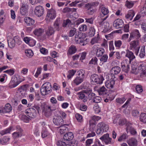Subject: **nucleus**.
I'll use <instances>...</instances> for the list:
<instances>
[{
    "mask_svg": "<svg viewBox=\"0 0 146 146\" xmlns=\"http://www.w3.org/2000/svg\"><path fill=\"white\" fill-rule=\"evenodd\" d=\"M42 111L44 113V115L46 117H48L52 115V110L50 106L45 105L43 108Z\"/></svg>",
    "mask_w": 146,
    "mask_h": 146,
    "instance_id": "nucleus-12",
    "label": "nucleus"
},
{
    "mask_svg": "<svg viewBox=\"0 0 146 146\" xmlns=\"http://www.w3.org/2000/svg\"><path fill=\"white\" fill-rule=\"evenodd\" d=\"M84 80V79L77 76L74 80L73 82L76 85H78L82 83Z\"/></svg>",
    "mask_w": 146,
    "mask_h": 146,
    "instance_id": "nucleus-35",
    "label": "nucleus"
},
{
    "mask_svg": "<svg viewBox=\"0 0 146 146\" xmlns=\"http://www.w3.org/2000/svg\"><path fill=\"white\" fill-rule=\"evenodd\" d=\"M13 39L16 43L18 45H20L21 43V41L20 38L18 36H15L13 38Z\"/></svg>",
    "mask_w": 146,
    "mask_h": 146,
    "instance_id": "nucleus-44",
    "label": "nucleus"
},
{
    "mask_svg": "<svg viewBox=\"0 0 146 146\" xmlns=\"http://www.w3.org/2000/svg\"><path fill=\"white\" fill-rule=\"evenodd\" d=\"M134 4V2L133 1H127L125 5L127 8H130L133 6Z\"/></svg>",
    "mask_w": 146,
    "mask_h": 146,
    "instance_id": "nucleus-45",
    "label": "nucleus"
},
{
    "mask_svg": "<svg viewBox=\"0 0 146 146\" xmlns=\"http://www.w3.org/2000/svg\"><path fill=\"white\" fill-rule=\"evenodd\" d=\"M108 17V16H106L104 18L99 19L98 23L104 29L103 32L104 33H106L110 29L109 23L107 21H105Z\"/></svg>",
    "mask_w": 146,
    "mask_h": 146,
    "instance_id": "nucleus-2",
    "label": "nucleus"
},
{
    "mask_svg": "<svg viewBox=\"0 0 146 146\" xmlns=\"http://www.w3.org/2000/svg\"><path fill=\"white\" fill-rule=\"evenodd\" d=\"M140 119L141 121L144 123H146V114L145 113H143L140 115Z\"/></svg>",
    "mask_w": 146,
    "mask_h": 146,
    "instance_id": "nucleus-40",
    "label": "nucleus"
},
{
    "mask_svg": "<svg viewBox=\"0 0 146 146\" xmlns=\"http://www.w3.org/2000/svg\"><path fill=\"white\" fill-rule=\"evenodd\" d=\"M71 25V21L69 19H67L66 21H64L63 26V27H69Z\"/></svg>",
    "mask_w": 146,
    "mask_h": 146,
    "instance_id": "nucleus-46",
    "label": "nucleus"
},
{
    "mask_svg": "<svg viewBox=\"0 0 146 146\" xmlns=\"http://www.w3.org/2000/svg\"><path fill=\"white\" fill-rule=\"evenodd\" d=\"M84 21L83 19L79 18L74 22V24L75 25H78L81 23L83 22Z\"/></svg>",
    "mask_w": 146,
    "mask_h": 146,
    "instance_id": "nucleus-60",
    "label": "nucleus"
},
{
    "mask_svg": "<svg viewBox=\"0 0 146 146\" xmlns=\"http://www.w3.org/2000/svg\"><path fill=\"white\" fill-rule=\"evenodd\" d=\"M126 100V99L124 97L121 98H117L116 99V101L117 102L120 104L123 103Z\"/></svg>",
    "mask_w": 146,
    "mask_h": 146,
    "instance_id": "nucleus-62",
    "label": "nucleus"
},
{
    "mask_svg": "<svg viewBox=\"0 0 146 146\" xmlns=\"http://www.w3.org/2000/svg\"><path fill=\"white\" fill-rule=\"evenodd\" d=\"M112 77L110 81H107L105 82V85L107 88L111 89L113 88L115 83V80Z\"/></svg>",
    "mask_w": 146,
    "mask_h": 146,
    "instance_id": "nucleus-19",
    "label": "nucleus"
},
{
    "mask_svg": "<svg viewBox=\"0 0 146 146\" xmlns=\"http://www.w3.org/2000/svg\"><path fill=\"white\" fill-rule=\"evenodd\" d=\"M145 55V46L142 47L140 50L139 56L141 58H143Z\"/></svg>",
    "mask_w": 146,
    "mask_h": 146,
    "instance_id": "nucleus-41",
    "label": "nucleus"
},
{
    "mask_svg": "<svg viewBox=\"0 0 146 146\" xmlns=\"http://www.w3.org/2000/svg\"><path fill=\"white\" fill-rule=\"evenodd\" d=\"M25 52L26 55L29 57H31L33 55V52L31 50H26Z\"/></svg>",
    "mask_w": 146,
    "mask_h": 146,
    "instance_id": "nucleus-43",
    "label": "nucleus"
},
{
    "mask_svg": "<svg viewBox=\"0 0 146 146\" xmlns=\"http://www.w3.org/2000/svg\"><path fill=\"white\" fill-rule=\"evenodd\" d=\"M102 13L100 14V15L98 17V19H101V18H104V16L107 15L109 13L108 10L103 7H100Z\"/></svg>",
    "mask_w": 146,
    "mask_h": 146,
    "instance_id": "nucleus-17",
    "label": "nucleus"
},
{
    "mask_svg": "<svg viewBox=\"0 0 146 146\" xmlns=\"http://www.w3.org/2000/svg\"><path fill=\"white\" fill-rule=\"evenodd\" d=\"M22 135L21 133H19L17 132H15L13 134V137L14 139L21 137Z\"/></svg>",
    "mask_w": 146,
    "mask_h": 146,
    "instance_id": "nucleus-61",
    "label": "nucleus"
},
{
    "mask_svg": "<svg viewBox=\"0 0 146 146\" xmlns=\"http://www.w3.org/2000/svg\"><path fill=\"white\" fill-rule=\"evenodd\" d=\"M76 72V70H73L69 71V74L67 76L68 78L70 79L71 78V77L74 75Z\"/></svg>",
    "mask_w": 146,
    "mask_h": 146,
    "instance_id": "nucleus-50",
    "label": "nucleus"
},
{
    "mask_svg": "<svg viewBox=\"0 0 146 146\" xmlns=\"http://www.w3.org/2000/svg\"><path fill=\"white\" fill-rule=\"evenodd\" d=\"M28 5L26 4H23L20 8L21 14L23 15H25L28 13Z\"/></svg>",
    "mask_w": 146,
    "mask_h": 146,
    "instance_id": "nucleus-18",
    "label": "nucleus"
},
{
    "mask_svg": "<svg viewBox=\"0 0 146 146\" xmlns=\"http://www.w3.org/2000/svg\"><path fill=\"white\" fill-rule=\"evenodd\" d=\"M3 108L4 112L5 113H9L10 112L12 109V107L11 105L8 103L6 104L5 106Z\"/></svg>",
    "mask_w": 146,
    "mask_h": 146,
    "instance_id": "nucleus-34",
    "label": "nucleus"
},
{
    "mask_svg": "<svg viewBox=\"0 0 146 146\" xmlns=\"http://www.w3.org/2000/svg\"><path fill=\"white\" fill-rule=\"evenodd\" d=\"M125 56L129 58V61L135 58V56L134 55L133 53L128 50H126Z\"/></svg>",
    "mask_w": 146,
    "mask_h": 146,
    "instance_id": "nucleus-28",
    "label": "nucleus"
},
{
    "mask_svg": "<svg viewBox=\"0 0 146 146\" xmlns=\"http://www.w3.org/2000/svg\"><path fill=\"white\" fill-rule=\"evenodd\" d=\"M56 144L58 146H66L67 145V144L65 142L62 141H58Z\"/></svg>",
    "mask_w": 146,
    "mask_h": 146,
    "instance_id": "nucleus-55",
    "label": "nucleus"
},
{
    "mask_svg": "<svg viewBox=\"0 0 146 146\" xmlns=\"http://www.w3.org/2000/svg\"><path fill=\"white\" fill-rule=\"evenodd\" d=\"M121 67L122 70L125 72H127L129 69V65L127 64V61H125L121 63Z\"/></svg>",
    "mask_w": 146,
    "mask_h": 146,
    "instance_id": "nucleus-24",
    "label": "nucleus"
},
{
    "mask_svg": "<svg viewBox=\"0 0 146 146\" xmlns=\"http://www.w3.org/2000/svg\"><path fill=\"white\" fill-rule=\"evenodd\" d=\"M76 50V47L74 45L71 46L69 48L68 52L69 54H72L75 53Z\"/></svg>",
    "mask_w": 146,
    "mask_h": 146,
    "instance_id": "nucleus-38",
    "label": "nucleus"
},
{
    "mask_svg": "<svg viewBox=\"0 0 146 146\" xmlns=\"http://www.w3.org/2000/svg\"><path fill=\"white\" fill-rule=\"evenodd\" d=\"M124 25L123 20L119 19H117L115 21L113 24V27L117 29L123 28Z\"/></svg>",
    "mask_w": 146,
    "mask_h": 146,
    "instance_id": "nucleus-11",
    "label": "nucleus"
},
{
    "mask_svg": "<svg viewBox=\"0 0 146 146\" xmlns=\"http://www.w3.org/2000/svg\"><path fill=\"white\" fill-rule=\"evenodd\" d=\"M100 139L102 141H104L106 144H111L113 143L111 141V138L110 137L108 133L104 134Z\"/></svg>",
    "mask_w": 146,
    "mask_h": 146,
    "instance_id": "nucleus-10",
    "label": "nucleus"
},
{
    "mask_svg": "<svg viewBox=\"0 0 146 146\" xmlns=\"http://www.w3.org/2000/svg\"><path fill=\"white\" fill-rule=\"evenodd\" d=\"M104 52V49L102 48H100L97 49L96 55L98 57L102 56Z\"/></svg>",
    "mask_w": 146,
    "mask_h": 146,
    "instance_id": "nucleus-39",
    "label": "nucleus"
},
{
    "mask_svg": "<svg viewBox=\"0 0 146 146\" xmlns=\"http://www.w3.org/2000/svg\"><path fill=\"white\" fill-rule=\"evenodd\" d=\"M93 102L98 103L100 102L101 100V97L99 96H95L94 99L93 100Z\"/></svg>",
    "mask_w": 146,
    "mask_h": 146,
    "instance_id": "nucleus-51",
    "label": "nucleus"
},
{
    "mask_svg": "<svg viewBox=\"0 0 146 146\" xmlns=\"http://www.w3.org/2000/svg\"><path fill=\"white\" fill-rule=\"evenodd\" d=\"M114 43L115 47L120 48L122 44V42L120 40H115Z\"/></svg>",
    "mask_w": 146,
    "mask_h": 146,
    "instance_id": "nucleus-57",
    "label": "nucleus"
},
{
    "mask_svg": "<svg viewBox=\"0 0 146 146\" xmlns=\"http://www.w3.org/2000/svg\"><path fill=\"white\" fill-rule=\"evenodd\" d=\"M98 59L96 57L93 58L90 61L89 64H97Z\"/></svg>",
    "mask_w": 146,
    "mask_h": 146,
    "instance_id": "nucleus-48",
    "label": "nucleus"
},
{
    "mask_svg": "<svg viewBox=\"0 0 146 146\" xmlns=\"http://www.w3.org/2000/svg\"><path fill=\"white\" fill-rule=\"evenodd\" d=\"M97 91L100 95L106 94L107 89L104 86H102L98 89Z\"/></svg>",
    "mask_w": 146,
    "mask_h": 146,
    "instance_id": "nucleus-27",
    "label": "nucleus"
},
{
    "mask_svg": "<svg viewBox=\"0 0 146 146\" xmlns=\"http://www.w3.org/2000/svg\"><path fill=\"white\" fill-rule=\"evenodd\" d=\"M21 81H19L18 80L17 78L16 77L14 78L13 80H12L10 83V84L11 85L10 86V87L11 88L15 87L17 85H18Z\"/></svg>",
    "mask_w": 146,
    "mask_h": 146,
    "instance_id": "nucleus-21",
    "label": "nucleus"
},
{
    "mask_svg": "<svg viewBox=\"0 0 146 146\" xmlns=\"http://www.w3.org/2000/svg\"><path fill=\"white\" fill-rule=\"evenodd\" d=\"M55 31L53 27H49L45 31L46 35L48 37L53 35Z\"/></svg>",
    "mask_w": 146,
    "mask_h": 146,
    "instance_id": "nucleus-26",
    "label": "nucleus"
},
{
    "mask_svg": "<svg viewBox=\"0 0 146 146\" xmlns=\"http://www.w3.org/2000/svg\"><path fill=\"white\" fill-rule=\"evenodd\" d=\"M54 123L57 126H61L64 123V120L60 116H56L53 119Z\"/></svg>",
    "mask_w": 146,
    "mask_h": 146,
    "instance_id": "nucleus-8",
    "label": "nucleus"
},
{
    "mask_svg": "<svg viewBox=\"0 0 146 146\" xmlns=\"http://www.w3.org/2000/svg\"><path fill=\"white\" fill-rule=\"evenodd\" d=\"M139 111L137 110H133L131 114L132 115L135 117H136L139 115Z\"/></svg>",
    "mask_w": 146,
    "mask_h": 146,
    "instance_id": "nucleus-52",
    "label": "nucleus"
},
{
    "mask_svg": "<svg viewBox=\"0 0 146 146\" xmlns=\"http://www.w3.org/2000/svg\"><path fill=\"white\" fill-rule=\"evenodd\" d=\"M76 31V29L73 28L69 32V36L70 37L73 36L75 34Z\"/></svg>",
    "mask_w": 146,
    "mask_h": 146,
    "instance_id": "nucleus-53",
    "label": "nucleus"
},
{
    "mask_svg": "<svg viewBox=\"0 0 146 146\" xmlns=\"http://www.w3.org/2000/svg\"><path fill=\"white\" fill-rule=\"evenodd\" d=\"M60 18H57L55 21L54 25V29L56 30L59 31L61 29V27H60Z\"/></svg>",
    "mask_w": 146,
    "mask_h": 146,
    "instance_id": "nucleus-30",
    "label": "nucleus"
},
{
    "mask_svg": "<svg viewBox=\"0 0 146 146\" xmlns=\"http://www.w3.org/2000/svg\"><path fill=\"white\" fill-rule=\"evenodd\" d=\"M98 128L96 131L97 134H102L108 130V125L104 122L100 123L98 125Z\"/></svg>",
    "mask_w": 146,
    "mask_h": 146,
    "instance_id": "nucleus-3",
    "label": "nucleus"
},
{
    "mask_svg": "<svg viewBox=\"0 0 146 146\" xmlns=\"http://www.w3.org/2000/svg\"><path fill=\"white\" fill-rule=\"evenodd\" d=\"M35 13L38 17L41 16L44 13L43 8L40 6H36L35 8Z\"/></svg>",
    "mask_w": 146,
    "mask_h": 146,
    "instance_id": "nucleus-14",
    "label": "nucleus"
},
{
    "mask_svg": "<svg viewBox=\"0 0 146 146\" xmlns=\"http://www.w3.org/2000/svg\"><path fill=\"white\" fill-rule=\"evenodd\" d=\"M121 71L120 67L118 66H114L113 67L110 71L112 77L114 78L115 76L114 74H117L119 73Z\"/></svg>",
    "mask_w": 146,
    "mask_h": 146,
    "instance_id": "nucleus-15",
    "label": "nucleus"
},
{
    "mask_svg": "<svg viewBox=\"0 0 146 146\" xmlns=\"http://www.w3.org/2000/svg\"><path fill=\"white\" fill-rule=\"evenodd\" d=\"M52 86L50 83L46 82L40 88L41 94L43 96L50 93L51 90Z\"/></svg>",
    "mask_w": 146,
    "mask_h": 146,
    "instance_id": "nucleus-1",
    "label": "nucleus"
},
{
    "mask_svg": "<svg viewBox=\"0 0 146 146\" xmlns=\"http://www.w3.org/2000/svg\"><path fill=\"white\" fill-rule=\"evenodd\" d=\"M139 42L138 40H134L130 43V48L131 49L134 50L136 55H137L140 48V46L139 45Z\"/></svg>",
    "mask_w": 146,
    "mask_h": 146,
    "instance_id": "nucleus-5",
    "label": "nucleus"
},
{
    "mask_svg": "<svg viewBox=\"0 0 146 146\" xmlns=\"http://www.w3.org/2000/svg\"><path fill=\"white\" fill-rule=\"evenodd\" d=\"M59 127L60 128L59 129L60 133L62 134L64 132V131L66 130L67 128L66 127L62 125L61 126H60Z\"/></svg>",
    "mask_w": 146,
    "mask_h": 146,
    "instance_id": "nucleus-54",
    "label": "nucleus"
},
{
    "mask_svg": "<svg viewBox=\"0 0 146 146\" xmlns=\"http://www.w3.org/2000/svg\"><path fill=\"white\" fill-rule=\"evenodd\" d=\"M7 42L8 45L10 48H13L15 46V43L13 38L9 37L7 39Z\"/></svg>",
    "mask_w": 146,
    "mask_h": 146,
    "instance_id": "nucleus-29",
    "label": "nucleus"
},
{
    "mask_svg": "<svg viewBox=\"0 0 146 146\" xmlns=\"http://www.w3.org/2000/svg\"><path fill=\"white\" fill-rule=\"evenodd\" d=\"M127 143L129 146H137L138 141L135 138L132 137L127 140Z\"/></svg>",
    "mask_w": 146,
    "mask_h": 146,
    "instance_id": "nucleus-23",
    "label": "nucleus"
},
{
    "mask_svg": "<svg viewBox=\"0 0 146 146\" xmlns=\"http://www.w3.org/2000/svg\"><path fill=\"white\" fill-rule=\"evenodd\" d=\"M141 35L138 30H136L132 32L130 35V36L128 40V42H130L131 40L133 39H137L140 37Z\"/></svg>",
    "mask_w": 146,
    "mask_h": 146,
    "instance_id": "nucleus-6",
    "label": "nucleus"
},
{
    "mask_svg": "<svg viewBox=\"0 0 146 146\" xmlns=\"http://www.w3.org/2000/svg\"><path fill=\"white\" fill-rule=\"evenodd\" d=\"M24 21L27 24V25L29 26L33 25L35 23L34 20L29 17H25L24 19Z\"/></svg>",
    "mask_w": 146,
    "mask_h": 146,
    "instance_id": "nucleus-31",
    "label": "nucleus"
},
{
    "mask_svg": "<svg viewBox=\"0 0 146 146\" xmlns=\"http://www.w3.org/2000/svg\"><path fill=\"white\" fill-rule=\"evenodd\" d=\"M108 58V56L107 55H104L100 58V61L103 62H107Z\"/></svg>",
    "mask_w": 146,
    "mask_h": 146,
    "instance_id": "nucleus-47",
    "label": "nucleus"
},
{
    "mask_svg": "<svg viewBox=\"0 0 146 146\" xmlns=\"http://www.w3.org/2000/svg\"><path fill=\"white\" fill-rule=\"evenodd\" d=\"M127 137L128 136L127 135L125 134H123L119 137L118 139V141H121L127 139Z\"/></svg>",
    "mask_w": 146,
    "mask_h": 146,
    "instance_id": "nucleus-49",
    "label": "nucleus"
},
{
    "mask_svg": "<svg viewBox=\"0 0 146 146\" xmlns=\"http://www.w3.org/2000/svg\"><path fill=\"white\" fill-rule=\"evenodd\" d=\"M87 29V26L86 25H82L79 28V30L81 31H85Z\"/></svg>",
    "mask_w": 146,
    "mask_h": 146,
    "instance_id": "nucleus-58",
    "label": "nucleus"
},
{
    "mask_svg": "<svg viewBox=\"0 0 146 146\" xmlns=\"http://www.w3.org/2000/svg\"><path fill=\"white\" fill-rule=\"evenodd\" d=\"M85 93L88 95V98L89 100L94 99L95 96V94L92 92V90L90 89H88L85 90L84 91Z\"/></svg>",
    "mask_w": 146,
    "mask_h": 146,
    "instance_id": "nucleus-16",
    "label": "nucleus"
},
{
    "mask_svg": "<svg viewBox=\"0 0 146 146\" xmlns=\"http://www.w3.org/2000/svg\"><path fill=\"white\" fill-rule=\"evenodd\" d=\"M25 112L27 116L31 118H34L36 116V111L33 108H30L27 109L25 110Z\"/></svg>",
    "mask_w": 146,
    "mask_h": 146,
    "instance_id": "nucleus-7",
    "label": "nucleus"
},
{
    "mask_svg": "<svg viewBox=\"0 0 146 146\" xmlns=\"http://www.w3.org/2000/svg\"><path fill=\"white\" fill-rule=\"evenodd\" d=\"M76 117L78 121L81 122L82 121V115L79 114H77L76 115Z\"/></svg>",
    "mask_w": 146,
    "mask_h": 146,
    "instance_id": "nucleus-63",
    "label": "nucleus"
},
{
    "mask_svg": "<svg viewBox=\"0 0 146 146\" xmlns=\"http://www.w3.org/2000/svg\"><path fill=\"white\" fill-rule=\"evenodd\" d=\"M4 72H6L9 75L11 76L14 73V71L13 69H9L7 70Z\"/></svg>",
    "mask_w": 146,
    "mask_h": 146,
    "instance_id": "nucleus-64",
    "label": "nucleus"
},
{
    "mask_svg": "<svg viewBox=\"0 0 146 146\" xmlns=\"http://www.w3.org/2000/svg\"><path fill=\"white\" fill-rule=\"evenodd\" d=\"M126 131L127 133L130 132L131 134L133 135L137 133L135 130L131 126L130 124H127Z\"/></svg>",
    "mask_w": 146,
    "mask_h": 146,
    "instance_id": "nucleus-22",
    "label": "nucleus"
},
{
    "mask_svg": "<svg viewBox=\"0 0 146 146\" xmlns=\"http://www.w3.org/2000/svg\"><path fill=\"white\" fill-rule=\"evenodd\" d=\"M44 32V30L41 28L36 29L33 31L34 35L37 36L41 35Z\"/></svg>",
    "mask_w": 146,
    "mask_h": 146,
    "instance_id": "nucleus-33",
    "label": "nucleus"
},
{
    "mask_svg": "<svg viewBox=\"0 0 146 146\" xmlns=\"http://www.w3.org/2000/svg\"><path fill=\"white\" fill-rule=\"evenodd\" d=\"M136 90L137 92L138 93L141 92L143 91L142 86L140 85H137L136 86Z\"/></svg>",
    "mask_w": 146,
    "mask_h": 146,
    "instance_id": "nucleus-59",
    "label": "nucleus"
},
{
    "mask_svg": "<svg viewBox=\"0 0 146 146\" xmlns=\"http://www.w3.org/2000/svg\"><path fill=\"white\" fill-rule=\"evenodd\" d=\"M77 76L84 79L85 71L84 70L80 69L77 72Z\"/></svg>",
    "mask_w": 146,
    "mask_h": 146,
    "instance_id": "nucleus-37",
    "label": "nucleus"
},
{
    "mask_svg": "<svg viewBox=\"0 0 146 146\" xmlns=\"http://www.w3.org/2000/svg\"><path fill=\"white\" fill-rule=\"evenodd\" d=\"M78 33L79 34V43L81 44L84 42V41H85V40H84V39L86 37L85 34L81 32Z\"/></svg>",
    "mask_w": 146,
    "mask_h": 146,
    "instance_id": "nucleus-36",
    "label": "nucleus"
},
{
    "mask_svg": "<svg viewBox=\"0 0 146 146\" xmlns=\"http://www.w3.org/2000/svg\"><path fill=\"white\" fill-rule=\"evenodd\" d=\"M84 90H82V91L78 92L77 94L78 95V97L80 99L82 100L84 102H86L88 100V97L85 96L84 92Z\"/></svg>",
    "mask_w": 146,
    "mask_h": 146,
    "instance_id": "nucleus-20",
    "label": "nucleus"
},
{
    "mask_svg": "<svg viewBox=\"0 0 146 146\" xmlns=\"http://www.w3.org/2000/svg\"><path fill=\"white\" fill-rule=\"evenodd\" d=\"M138 70L140 72L141 77L146 76V64H140L138 67Z\"/></svg>",
    "mask_w": 146,
    "mask_h": 146,
    "instance_id": "nucleus-13",
    "label": "nucleus"
},
{
    "mask_svg": "<svg viewBox=\"0 0 146 146\" xmlns=\"http://www.w3.org/2000/svg\"><path fill=\"white\" fill-rule=\"evenodd\" d=\"M135 13L134 11L133 10H131L128 11V13L125 16V17L127 19L131 21Z\"/></svg>",
    "mask_w": 146,
    "mask_h": 146,
    "instance_id": "nucleus-32",
    "label": "nucleus"
},
{
    "mask_svg": "<svg viewBox=\"0 0 146 146\" xmlns=\"http://www.w3.org/2000/svg\"><path fill=\"white\" fill-rule=\"evenodd\" d=\"M56 12L55 10L53 8L48 10L47 11V17L48 19L52 20L56 17Z\"/></svg>",
    "mask_w": 146,
    "mask_h": 146,
    "instance_id": "nucleus-9",
    "label": "nucleus"
},
{
    "mask_svg": "<svg viewBox=\"0 0 146 146\" xmlns=\"http://www.w3.org/2000/svg\"><path fill=\"white\" fill-rule=\"evenodd\" d=\"M73 134L71 132H68L65 134L63 137L64 140L70 141L73 138Z\"/></svg>",
    "mask_w": 146,
    "mask_h": 146,
    "instance_id": "nucleus-25",
    "label": "nucleus"
},
{
    "mask_svg": "<svg viewBox=\"0 0 146 146\" xmlns=\"http://www.w3.org/2000/svg\"><path fill=\"white\" fill-rule=\"evenodd\" d=\"M90 78L92 82L97 84H102L104 79L102 75H100L99 76L95 74L92 75Z\"/></svg>",
    "mask_w": 146,
    "mask_h": 146,
    "instance_id": "nucleus-4",
    "label": "nucleus"
},
{
    "mask_svg": "<svg viewBox=\"0 0 146 146\" xmlns=\"http://www.w3.org/2000/svg\"><path fill=\"white\" fill-rule=\"evenodd\" d=\"M95 33V30L94 27H91L89 29V35L90 37H92L93 36Z\"/></svg>",
    "mask_w": 146,
    "mask_h": 146,
    "instance_id": "nucleus-42",
    "label": "nucleus"
},
{
    "mask_svg": "<svg viewBox=\"0 0 146 146\" xmlns=\"http://www.w3.org/2000/svg\"><path fill=\"white\" fill-rule=\"evenodd\" d=\"M50 135V134L48 133L46 130L43 131L42 132V136L43 138L47 137Z\"/></svg>",
    "mask_w": 146,
    "mask_h": 146,
    "instance_id": "nucleus-56",
    "label": "nucleus"
}]
</instances>
